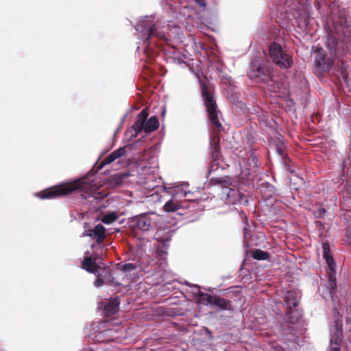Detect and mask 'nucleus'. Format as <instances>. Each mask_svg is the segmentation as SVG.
Returning <instances> with one entry per match:
<instances>
[{
  "mask_svg": "<svg viewBox=\"0 0 351 351\" xmlns=\"http://www.w3.org/2000/svg\"><path fill=\"white\" fill-rule=\"evenodd\" d=\"M112 329H106L96 334L95 338L98 341H110L113 339Z\"/></svg>",
  "mask_w": 351,
  "mask_h": 351,
  "instance_id": "obj_19",
  "label": "nucleus"
},
{
  "mask_svg": "<svg viewBox=\"0 0 351 351\" xmlns=\"http://www.w3.org/2000/svg\"><path fill=\"white\" fill-rule=\"evenodd\" d=\"M301 297L300 292L297 290H289L284 295V302L286 306L291 309L296 307Z\"/></svg>",
  "mask_w": 351,
  "mask_h": 351,
  "instance_id": "obj_13",
  "label": "nucleus"
},
{
  "mask_svg": "<svg viewBox=\"0 0 351 351\" xmlns=\"http://www.w3.org/2000/svg\"><path fill=\"white\" fill-rule=\"evenodd\" d=\"M149 163H152V164H158V163H157V162H156V160H155V158H150V162H149Z\"/></svg>",
  "mask_w": 351,
  "mask_h": 351,
  "instance_id": "obj_36",
  "label": "nucleus"
},
{
  "mask_svg": "<svg viewBox=\"0 0 351 351\" xmlns=\"http://www.w3.org/2000/svg\"><path fill=\"white\" fill-rule=\"evenodd\" d=\"M247 75L251 79H257L259 82L269 83L272 80L271 70L266 66L253 64Z\"/></svg>",
  "mask_w": 351,
  "mask_h": 351,
  "instance_id": "obj_8",
  "label": "nucleus"
},
{
  "mask_svg": "<svg viewBox=\"0 0 351 351\" xmlns=\"http://www.w3.org/2000/svg\"><path fill=\"white\" fill-rule=\"evenodd\" d=\"M136 269V266L133 263H126L123 265L122 271L125 274H130L132 271Z\"/></svg>",
  "mask_w": 351,
  "mask_h": 351,
  "instance_id": "obj_28",
  "label": "nucleus"
},
{
  "mask_svg": "<svg viewBox=\"0 0 351 351\" xmlns=\"http://www.w3.org/2000/svg\"><path fill=\"white\" fill-rule=\"evenodd\" d=\"M95 233L96 234V241L98 243L102 242L106 237V229L101 224H97L94 228Z\"/></svg>",
  "mask_w": 351,
  "mask_h": 351,
  "instance_id": "obj_23",
  "label": "nucleus"
},
{
  "mask_svg": "<svg viewBox=\"0 0 351 351\" xmlns=\"http://www.w3.org/2000/svg\"><path fill=\"white\" fill-rule=\"evenodd\" d=\"M104 273H105L104 275H101V274H99L98 272L97 273L96 275L97 276V278L94 282V285L96 287H99L102 286L103 285H104V283L106 282L111 280H110L111 275H110V273L109 272V271L105 270Z\"/></svg>",
  "mask_w": 351,
  "mask_h": 351,
  "instance_id": "obj_21",
  "label": "nucleus"
},
{
  "mask_svg": "<svg viewBox=\"0 0 351 351\" xmlns=\"http://www.w3.org/2000/svg\"><path fill=\"white\" fill-rule=\"evenodd\" d=\"M323 256L327 263L326 274L328 276L327 287L329 290L330 297L334 300V291L337 286L336 280V265L330 254V245L328 243H323Z\"/></svg>",
  "mask_w": 351,
  "mask_h": 351,
  "instance_id": "obj_5",
  "label": "nucleus"
},
{
  "mask_svg": "<svg viewBox=\"0 0 351 351\" xmlns=\"http://www.w3.org/2000/svg\"><path fill=\"white\" fill-rule=\"evenodd\" d=\"M89 197L96 198L95 196L90 195Z\"/></svg>",
  "mask_w": 351,
  "mask_h": 351,
  "instance_id": "obj_39",
  "label": "nucleus"
},
{
  "mask_svg": "<svg viewBox=\"0 0 351 351\" xmlns=\"http://www.w3.org/2000/svg\"><path fill=\"white\" fill-rule=\"evenodd\" d=\"M300 317V314L298 312L290 311L289 313L286 315L285 319L289 321V322L293 324L295 322L298 317Z\"/></svg>",
  "mask_w": 351,
  "mask_h": 351,
  "instance_id": "obj_26",
  "label": "nucleus"
},
{
  "mask_svg": "<svg viewBox=\"0 0 351 351\" xmlns=\"http://www.w3.org/2000/svg\"><path fill=\"white\" fill-rule=\"evenodd\" d=\"M126 153V147H122L114 150L101 162L99 168L101 169L105 165L110 164L116 160L121 158L125 156Z\"/></svg>",
  "mask_w": 351,
  "mask_h": 351,
  "instance_id": "obj_14",
  "label": "nucleus"
},
{
  "mask_svg": "<svg viewBox=\"0 0 351 351\" xmlns=\"http://www.w3.org/2000/svg\"><path fill=\"white\" fill-rule=\"evenodd\" d=\"M315 65L321 71H328L332 68L333 58L328 56L322 47H317L315 51Z\"/></svg>",
  "mask_w": 351,
  "mask_h": 351,
  "instance_id": "obj_9",
  "label": "nucleus"
},
{
  "mask_svg": "<svg viewBox=\"0 0 351 351\" xmlns=\"http://www.w3.org/2000/svg\"><path fill=\"white\" fill-rule=\"evenodd\" d=\"M342 36L339 39L345 44H349L351 46V29L350 27H346L343 29Z\"/></svg>",
  "mask_w": 351,
  "mask_h": 351,
  "instance_id": "obj_24",
  "label": "nucleus"
},
{
  "mask_svg": "<svg viewBox=\"0 0 351 351\" xmlns=\"http://www.w3.org/2000/svg\"><path fill=\"white\" fill-rule=\"evenodd\" d=\"M170 187H164L165 191L174 198L181 200L182 198L186 197L188 194H190V191L188 190L189 184L187 183H182L177 184L173 183L171 184Z\"/></svg>",
  "mask_w": 351,
  "mask_h": 351,
  "instance_id": "obj_10",
  "label": "nucleus"
},
{
  "mask_svg": "<svg viewBox=\"0 0 351 351\" xmlns=\"http://www.w3.org/2000/svg\"><path fill=\"white\" fill-rule=\"evenodd\" d=\"M243 233H244L245 238H246L247 237V235L249 234V230H247V228H243Z\"/></svg>",
  "mask_w": 351,
  "mask_h": 351,
  "instance_id": "obj_35",
  "label": "nucleus"
},
{
  "mask_svg": "<svg viewBox=\"0 0 351 351\" xmlns=\"http://www.w3.org/2000/svg\"><path fill=\"white\" fill-rule=\"evenodd\" d=\"M335 47H334V50H335ZM332 50H333V49H332V48H331V49H330V51H331V53H332Z\"/></svg>",
  "mask_w": 351,
  "mask_h": 351,
  "instance_id": "obj_38",
  "label": "nucleus"
},
{
  "mask_svg": "<svg viewBox=\"0 0 351 351\" xmlns=\"http://www.w3.org/2000/svg\"><path fill=\"white\" fill-rule=\"evenodd\" d=\"M255 114L258 117V120L261 122H265L267 121V112L262 109L254 110Z\"/></svg>",
  "mask_w": 351,
  "mask_h": 351,
  "instance_id": "obj_27",
  "label": "nucleus"
},
{
  "mask_svg": "<svg viewBox=\"0 0 351 351\" xmlns=\"http://www.w3.org/2000/svg\"><path fill=\"white\" fill-rule=\"evenodd\" d=\"M284 345H285L284 346H287V348H289L288 346L286 345V343H284Z\"/></svg>",
  "mask_w": 351,
  "mask_h": 351,
  "instance_id": "obj_40",
  "label": "nucleus"
},
{
  "mask_svg": "<svg viewBox=\"0 0 351 351\" xmlns=\"http://www.w3.org/2000/svg\"><path fill=\"white\" fill-rule=\"evenodd\" d=\"M188 286L193 287L194 290L193 291V293L194 294H197L199 295V302L204 305H210L212 303V301L213 300L214 296L208 295L206 293H202L200 291L199 287L197 285H191V284L186 282V283Z\"/></svg>",
  "mask_w": 351,
  "mask_h": 351,
  "instance_id": "obj_15",
  "label": "nucleus"
},
{
  "mask_svg": "<svg viewBox=\"0 0 351 351\" xmlns=\"http://www.w3.org/2000/svg\"><path fill=\"white\" fill-rule=\"evenodd\" d=\"M82 235H83V237H91L93 239H96V234L95 233L94 228L85 230L83 232Z\"/></svg>",
  "mask_w": 351,
  "mask_h": 351,
  "instance_id": "obj_30",
  "label": "nucleus"
},
{
  "mask_svg": "<svg viewBox=\"0 0 351 351\" xmlns=\"http://www.w3.org/2000/svg\"><path fill=\"white\" fill-rule=\"evenodd\" d=\"M148 113L145 109L143 110L136 117V119L132 128L128 130L131 138L137 136L139 132L143 130L145 132H150L156 130L159 126V122L156 117H151L147 119Z\"/></svg>",
  "mask_w": 351,
  "mask_h": 351,
  "instance_id": "obj_3",
  "label": "nucleus"
},
{
  "mask_svg": "<svg viewBox=\"0 0 351 351\" xmlns=\"http://www.w3.org/2000/svg\"><path fill=\"white\" fill-rule=\"evenodd\" d=\"M96 266V263L93 261L90 258L86 257L84 258L82 262V268L87 271L89 273H92L94 274H97L98 270L95 267Z\"/></svg>",
  "mask_w": 351,
  "mask_h": 351,
  "instance_id": "obj_20",
  "label": "nucleus"
},
{
  "mask_svg": "<svg viewBox=\"0 0 351 351\" xmlns=\"http://www.w3.org/2000/svg\"><path fill=\"white\" fill-rule=\"evenodd\" d=\"M120 301L119 297H115L113 300L108 301L104 306V311L109 315H114L118 312Z\"/></svg>",
  "mask_w": 351,
  "mask_h": 351,
  "instance_id": "obj_16",
  "label": "nucleus"
},
{
  "mask_svg": "<svg viewBox=\"0 0 351 351\" xmlns=\"http://www.w3.org/2000/svg\"><path fill=\"white\" fill-rule=\"evenodd\" d=\"M269 257V254L261 250H256L253 253V258L256 260L263 261L266 260Z\"/></svg>",
  "mask_w": 351,
  "mask_h": 351,
  "instance_id": "obj_25",
  "label": "nucleus"
},
{
  "mask_svg": "<svg viewBox=\"0 0 351 351\" xmlns=\"http://www.w3.org/2000/svg\"><path fill=\"white\" fill-rule=\"evenodd\" d=\"M265 189L269 192V197L276 195V189L271 184L267 183Z\"/></svg>",
  "mask_w": 351,
  "mask_h": 351,
  "instance_id": "obj_29",
  "label": "nucleus"
},
{
  "mask_svg": "<svg viewBox=\"0 0 351 351\" xmlns=\"http://www.w3.org/2000/svg\"><path fill=\"white\" fill-rule=\"evenodd\" d=\"M335 311L337 312V313L338 315H339V310H338V308H337V306H335Z\"/></svg>",
  "mask_w": 351,
  "mask_h": 351,
  "instance_id": "obj_37",
  "label": "nucleus"
},
{
  "mask_svg": "<svg viewBox=\"0 0 351 351\" xmlns=\"http://www.w3.org/2000/svg\"><path fill=\"white\" fill-rule=\"evenodd\" d=\"M161 23L154 21L153 16H145L141 18L135 26L138 33L137 51L142 50L147 56H153L151 54L153 46H157L155 38L167 41L165 37V26L160 27Z\"/></svg>",
  "mask_w": 351,
  "mask_h": 351,
  "instance_id": "obj_1",
  "label": "nucleus"
},
{
  "mask_svg": "<svg viewBox=\"0 0 351 351\" xmlns=\"http://www.w3.org/2000/svg\"><path fill=\"white\" fill-rule=\"evenodd\" d=\"M152 224L151 218L146 214L134 216L130 220V226L142 231L149 230Z\"/></svg>",
  "mask_w": 351,
  "mask_h": 351,
  "instance_id": "obj_11",
  "label": "nucleus"
},
{
  "mask_svg": "<svg viewBox=\"0 0 351 351\" xmlns=\"http://www.w3.org/2000/svg\"><path fill=\"white\" fill-rule=\"evenodd\" d=\"M118 217L119 216L117 212H108L102 216L101 221L105 224H111L112 223L114 222L118 219Z\"/></svg>",
  "mask_w": 351,
  "mask_h": 351,
  "instance_id": "obj_22",
  "label": "nucleus"
},
{
  "mask_svg": "<svg viewBox=\"0 0 351 351\" xmlns=\"http://www.w3.org/2000/svg\"><path fill=\"white\" fill-rule=\"evenodd\" d=\"M219 138L217 135H214L210 140V149L212 154V157L215 158V160L212 161L210 167L209 172L210 173L213 171H215L219 168V164L217 162L216 160L219 156Z\"/></svg>",
  "mask_w": 351,
  "mask_h": 351,
  "instance_id": "obj_12",
  "label": "nucleus"
},
{
  "mask_svg": "<svg viewBox=\"0 0 351 351\" xmlns=\"http://www.w3.org/2000/svg\"><path fill=\"white\" fill-rule=\"evenodd\" d=\"M181 207L180 200L171 196V199L165 203L163 208L166 212H173L178 210Z\"/></svg>",
  "mask_w": 351,
  "mask_h": 351,
  "instance_id": "obj_18",
  "label": "nucleus"
},
{
  "mask_svg": "<svg viewBox=\"0 0 351 351\" xmlns=\"http://www.w3.org/2000/svg\"><path fill=\"white\" fill-rule=\"evenodd\" d=\"M289 348L287 346H276V351H289Z\"/></svg>",
  "mask_w": 351,
  "mask_h": 351,
  "instance_id": "obj_33",
  "label": "nucleus"
},
{
  "mask_svg": "<svg viewBox=\"0 0 351 351\" xmlns=\"http://www.w3.org/2000/svg\"><path fill=\"white\" fill-rule=\"evenodd\" d=\"M210 306L220 310H229L231 308V302L219 296H214Z\"/></svg>",
  "mask_w": 351,
  "mask_h": 351,
  "instance_id": "obj_17",
  "label": "nucleus"
},
{
  "mask_svg": "<svg viewBox=\"0 0 351 351\" xmlns=\"http://www.w3.org/2000/svg\"><path fill=\"white\" fill-rule=\"evenodd\" d=\"M285 169L288 171H289L291 173H295V170L291 167V166L288 164H285Z\"/></svg>",
  "mask_w": 351,
  "mask_h": 351,
  "instance_id": "obj_34",
  "label": "nucleus"
},
{
  "mask_svg": "<svg viewBox=\"0 0 351 351\" xmlns=\"http://www.w3.org/2000/svg\"><path fill=\"white\" fill-rule=\"evenodd\" d=\"M87 180L82 179L71 183L62 184L47 189L36 195L40 199H53L64 195L69 194L75 191L86 189Z\"/></svg>",
  "mask_w": 351,
  "mask_h": 351,
  "instance_id": "obj_2",
  "label": "nucleus"
},
{
  "mask_svg": "<svg viewBox=\"0 0 351 351\" xmlns=\"http://www.w3.org/2000/svg\"><path fill=\"white\" fill-rule=\"evenodd\" d=\"M196 4H197L201 8H205L206 6V3L205 0H193Z\"/></svg>",
  "mask_w": 351,
  "mask_h": 351,
  "instance_id": "obj_32",
  "label": "nucleus"
},
{
  "mask_svg": "<svg viewBox=\"0 0 351 351\" xmlns=\"http://www.w3.org/2000/svg\"><path fill=\"white\" fill-rule=\"evenodd\" d=\"M202 97L204 98V104L215 132H218L222 130V125L218 119V112L217 111V105L213 100V97L210 95L205 87L202 88Z\"/></svg>",
  "mask_w": 351,
  "mask_h": 351,
  "instance_id": "obj_6",
  "label": "nucleus"
},
{
  "mask_svg": "<svg viewBox=\"0 0 351 351\" xmlns=\"http://www.w3.org/2000/svg\"><path fill=\"white\" fill-rule=\"evenodd\" d=\"M283 143L282 141H279V143L276 146V151L278 153V154L281 156L284 155V151H283Z\"/></svg>",
  "mask_w": 351,
  "mask_h": 351,
  "instance_id": "obj_31",
  "label": "nucleus"
},
{
  "mask_svg": "<svg viewBox=\"0 0 351 351\" xmlns=\"http://www.w3.org/2000/svg\"><path fill=\"white\" fill-rule=\"evenodd\" d=\"M230 178H219L213 179V180L221 184L222 186V198L226 199V203L230 204H245L247 197L240 191L229 187L230 184Z\"/></svg>",
  "mask_w": 351,
  "mask_h": 351,
  "instance_id": "obj_4",
  "label": "nucleus"
},
{
  "mask_svg": "<svg viewBox=\"0 0 351 351\" xmlns=\"http://www.w3.org/2000/svg\"><path fill=\"white\" fill-rule=\"evenodd\" d=\"M269 56L274 62L281 68L287 69L291 66V57L285 53L280 45L277 43H273L270 45L269 49Z\"/></svg>",
  "mask_w": 351,
  "mask_h": 351,
  "instance_id": "obj_7",
  "label": "nucleus"
}]
</instances>
